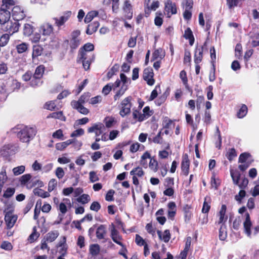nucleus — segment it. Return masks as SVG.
<instances>
[{
  "mask_svg": "<svg viewBox=\"0 0 259 259\" xmlns=\"http://www.w3.org/2000/svg\"><path fill=\"white\" fill-rule=\"evenodd\" d=\"M33 32V26L29 24H25L23 28L24 35L27 36H30Z\"/></svg>",
  "mask_w": 259,
  "mask_h": 259,
  "instance_id": "c03bdc74",
  "label": "nucleus"
},
{
  "mask_svg": "<svg viewBox=\"0 0 259 259\" xmlns=\"http://www.w3.org/2000/svg\"><path fill=\"white\" fill-rule=\"evenodd\" d=\"M184 37L185 39H189V44L190 46L193 45L195 38L193 34V32L190 27L187 28V29L185 30Z\"/></svg>",
  "mask_w": 259,
  "mask_h": 259,
  "instance_id": "bb28decb",
  "label": "nucleus"
},
{
  "mask_svg": "<svg viewBox=\"0 0 259 259\" xmlns=\"http://www.w3.org/2000/svg\"><path fill=\"white\" fill-rule=\"evenodd\" d=\"M242 47L241 44L238 43L236 45L235 49V55L236 57L240 59L242 57Z\"/></svg>",
  "mask_w": 259,
  "mask_h": 259,
  "instance_id": "4d7b16f0",
  "label": "nucleus"
},
{
  "mask_svg": "<svg viewBox=\"0 0 259 259\" xmlns=\"http://www.w3.org/2000/svg\"><path fill=\"white\" fill-rule=\"evenodd\" d=\"M70 104L73 109L82 114L87 115L90 112L89 110L83 105V104L76 102V100H72Z\"/></svg>",
  "mask_w": 259,
  "mask_h": 259,
  "instance_id": "4468645a",
  "label": "nucleus"
},
{
  "mask_svg": "<svg viewBox=\"0 0 259 259\" xmlns=\"http://www.w3.org/2000/svg\"><path fill=\"white\" fill-rule=\"evenodd\" d=\"M1 248L8 251H10L13 249V245L11 242L7 241H4L2 242Z\"/></svg>",
  "mask_w": 259,
  "mask_h": 259,
  "instance_id": "052dcab7",
  "label": "nucleus"
},
{
  "mask_svg": "<svg viewBox=\"0 0 259 259\" xmlns=\"http://www.w3.org/2000/svg\"><path fill=\"white\" fill-rule=\"evenodd\" d=\"M248 108L246 105L242 104L238 111L237 112V116L241 118L244 117L247 114Z\"/></svg>",
  "mask_w": 259,
  "mask_h": 259,
  "instance_id": "ea45409f",
  "label": "nucleus"
},
{
  "mask_svg": "<svg viewBox=\"0 0 259 259\" xmlns=\"http://www.w3.org/2000/svg\"><path fill=\"white\" fill-rule=\"evenodd\" d=\"M154 75V73L153 69L150 67H148L144 69L142 77L146 81L148 85L152 86L154 84L155 82Z\"/></svg>",
  "mask_w": 259,
  "mask_h": 259,
  "instance_id": "6e6552de",
  "label": "nucleus"
},
{
  "mask_svg": "<svg viewBox=\"0 0 259 259\" xmlns=\"http://www.w3.org/2000/svg\"><path fill=\"white\" fill-rule=\"evenodd\" d=\"M182 5L185 10H192L194 5L193 0H184Z\"/></svg>",
  "mask_w": 259,
  "mask_h": 259,
  "instance_id": "603ef678",
  "label": "nucleus"
},
{
  "mask_svg": "<svg viewBox=\"0 0 259 259\" xmlns=\"http://www.w3.org/2000/svg\"><path fill=\"white\" fill-rule=\"evenodd\" d=\"M33 193L35 195L41 197L42 198H47L50 196L48 192L45 191L42 189L35 188L33 190Z\"/></svg>",
  "mask_w": 259,
  "mask_h": 259,
  "instance_id": "e433bc0d",
  "label": "nucleus"
},
{
  "mask_svg": "<svg viewBox=\"0 0 259 259\" xmlns=\"http://www.w3.org/2000/svg\"><path fill=\"white\" fill-rule=\"evenodd\" d=\"M113 225V228L111 230V237L112 240L117 244L119 245H122L121 240L122 237L120 235L119 232L115 229L114 226Z\"/></svg>",
  "mask_w": 259,
  "mask_h": 259,
  "instance_id": "6ab92c4d",
  "label": "nucleus"
},
{
  "mask_svg": "<svg viewBox=\"0 0 259 259\" xmlns=\"http://www.w3.org/2000/svg\"><path fill=\"white\" fill-rule=\"evenodd\" d=\"M237 155L236 151L234 148H230L226 153V157L230 161H232Z\"/></svg>",
  "mask_w": 259,
  "mask_h": 259,
  "instance_id": "58836bf2",
  "label": "nucleus"
},
{
  "mask_svg": "<svg viewBox=\"0 0 259 259\" xmlns=\"http://www.w3.org/2000/svg\"><path fill=\"white\" fill-rule=\"evenodd\" d=\"M71 12L67 11L64 13L63 15L61 16L59 18H54L53 19L55 21V24L58 27L63 25L65 23L68 21L71 15Z\"/></svg>",
  "mask_w": 259,
  "mask_h": 259,
  "instance_id": "2eb2a0df",
  "label": "nucleus"
},
{
  "mask_svg": "<svg viewBox=\"0 0 259 259\" xmlns=\"http://www.w3.org/2000/svg\"><path fill=\"white\" fill-rule=\"evenodd\" d=\"M183 61L184 64L189 63V64L190 65L191 62V54L190 51L188 50H185V54Z\"/></svg>",
  "mask_w": 259,
  "mask_h": 259,
  "instance_id": "0e129e2a",
  "label": "nucleus"
},
{
  "mask_svg": "<svg viewBox=\"0 0 259 259\" xmlns=\"http://www.w3.org/2000/svg\"><path fill=\"white\" fill-rule=\"evenodd\" d=\"M13 148L14 146L12 144H6L3 147L2 151L4 152V154H8L11 153V152L13 151Z\"/></svg>",
  "mask_w": 259,
  "mask_h": 259,
  "instance_id": "69168bd1",
  "label": "nucleus"
},
{
  "mask_svg": "<svg viewBox=\"0 0 259 259\" xmlns=\"http://www.w3.org/2000/svg\"><path fill=\"white\" fill-rule=\"evenodd\" d=\"M135 242L136 244L140 246H144L145 244H147L143 238L139 234L136 235Z\"/></svg>",
  "mask_w": 259,
  "mask_h": 259,
  "instance_id": "338daca9",
  "label": "nucleus"
},
{
  "mask_svg": "<svg viewBox=\"0 0 259 259\" xmlns=\"http://www.w3.org/2000/svg\"><path fill=\"white\" fill-rule=\"evenodd\" d=\"M211 199L209 196H206L204 198V201L202 208V212L203 213H208L211 207Z\"/></svg>",
  "mask_w": 259,
  "mask_h": 259,
  "instance_id": "a878e982",
  "label": "nucleus"
},
{
  "mask_svg": "<svg viewBox=\"0 0 259 259\" xmlns=\"http://www.w3.org/2000/svg\"><path fill=\"white\" fill-rule=\"evenodd\" d=\"M25 167L24 165H20L15 167L13 169V172L15 176H18L24 172Z\"/></svg>",
  "mask_w": 259,
  "mask_h": 259,
  "instance_id": "bf43d9fd",
  "label": "nucleus"
},
{
  "mask_svg": "<svg viewBox=\"0 0 259 259\" xmlns=\"http://www.w3.org/2000/svg\"><path fill=\"white\" fill-rule=\"evenodd\" d=\"M106 234V227L104 225H100L97 229L96 234L98 239H102Z\"/></svg>",
  "mask_w": 259,
  "mask_h": 259,
  "instance_id": "c85d7f7f",
  "label": "nucleus"
},
{
  "mask_svg": "<svg viewBox=\"0 0 259 259\" xmlns=\"http://www.w3.org/2000/svg\"><path fill=\"white\" fill-rule=\"evenodd\" d=\"M99 12L97 11H91L87 13L86 15L84 22L85 23H89L91 22L92 20L96 17L98 16Z\"/></svg>",
  "mask_w": 259,
  "mask_h": 259,
  "instance_id": "473e14b6",
  "label": "nucleus"
},
{
  "mask_svg": "<svg viewBox=\"0 0 259 259\" xmlns=\"http://www.w3.org/2000/svg\"><path fill=\"white\" fill-rule=\"evenodd\" d=\"M5 25L4 31L7 32V33L10 34V36L17 32L20 27V24L17 21H15L14 22L9 21Z\"/></svg>",
  "mask_w": 259,
  "mask_h": 259,
  "instance_id": "1a4fd4ad",
  "label": "nucleus"
},
{
  "mask_svg": "<svg viewBox=\"0 0 259 259\" xmlns=\"http://www.w3.org/2000/svg\"><path fill=\"white\" fill-rule=\"evenodd\" d=\"M251 157V155L249 153L244 152L241 153L238 158L239 163H244L247 162L246 160Z\"/></svg>",
  "mask_w": 259,
  "mask_h": 259,
  "instance_id": "5fc2aeb1",
  "label": "nucleus"
},
{
  "mask_svg": "<svg viewBox=\"0 0 259 259\" xmlns=\"http://www.w3.org/2000/svg\"><path fill=\"white\" fill-rule=\"evenodd\" d=\"M56 100L49 101L45 103L44 105V108L50 111H54L57 108Z\"/></svg>",
  "mask_w": 259,
  "mask_h": 259,
  "instance_id": "c9c22d12",
  "label": "nucleus"
},
{
  "mask_svg": "<svg viewBox=\"0 0 259 259\" xmlns=\"http://www.w3.org/2000/svg\"><path fill=\"white\" fill-rule=\"evenodd\" d=\"M245 220L243 223V227L244 232L248 237H250L251 235V227L252 226V223L250 220V215L248 212H246L245 214Z\"/></svg>",
  "mask_w": 259,
  "mask_h": 259,
  "instance_id": "f3484780",
  "label": "nucleus"
},
{
  "mask_svg": "<svg viewBox=\"0 0 259 259\" xmlns=\"http://www.w3.org/2000/svg\"><path fill=\"white\" fill-rule=\"evenodd\" d=\"M119 68V65L118 64H115L110 70L107 73V77L108 80L112 77V76L118 71Z\"/></svg>",
  "mask_w": 259,
  "mask_h": 259,
  "instance_id": "4c0bfd02",
  "label": "nucleus"
},
{
  "mask_svg": "<svg viewBox=\"0 0 259 259\" xmlns=\"http://www.w3.org/2000/svg\"><path fill=\"white\" fill-rule=\"evenodd\" d=\"M91 97V93L89 92L84 93L81 96L79 97L78 101L76 102H78L82 104H85L88 102L90 100V98Z\"/></svg>",
  "mask_w": 259,
  "mask_h": 259,
  "instance_id": "49530a36",
  "label": "nucleus"
},
{
  "mask_svg": "<svg viewBox=\"0 0 259 259\" xmlns=\"http://www.w3.org/2000/svg\"><path fill=\"white\" fill-rule=\"evenodd\" d=\"M164 10L168 17H170L172 15L177 14V8L176 3L172 2L171 0H167L164 4Z\"/></svg>",
  "mask_w": 259,
  "mask_h": 259,
  "instance_id": "9b49d317",
  "label": "nucleus"
},
{
  "mask_svg": "<svg viewBox=\"0 0 259 259\" xmlns=\"http://www.w3.org/2000/svg\"><path fill=\"white\" fill-rule=\"evenodd\" d=\"M37 131L35 127L25 126L17 134V136L22 142H29L36 134Z\"/></svg>",
  "mask_w": 259,
  "mask_h": 259,
  "instance_id": "f03ea898",
  "label": "nucleus"
},
{
  "mask_svg": "<svg viewBox=\"0 0 259 259\" xmlns=\"http://www.w3.org/2000/svg\"><path fill=\"white\" fill-rule=\"evenodd\" d=\"M127 89V84L122 85L120 89L116 93L114 96V100L116 101L118 100L125 93Z\"/></svg>",
  "mask_w": 259,
  "mask_h": 259,
  "instance_id": "72a5a7b5",
  "label": "nucleus"
},
{
  "mask_svg": "<svg viewBox=\"0 0 259 259\" xmlns=\"http://www.w3.org/2000/svg\"><path fill=\"white\" fill-rule=\"evenodd\" d=\"M54 28L53 26L47 23L41 25L40 27V32L44 35H50L53 33Z\"/></svg>",
  "mask_w": 259,
  "mask_h": 259,
  "instance_id": "412c9836",
  "label": "nucleus"
},
{
  "mask_svg": "<svg viewBox=\"0 0 259 259\" xmlns=\"http://www.w3.org/2000/svg\"><path fill=\"white\" fill-rule=\"evenodd\" d=\"M77 62H81L84 69L87 71L90 68L92 59L90 57L88 56L87 52H85L81 49L79 50Z\"/></svg>",
  "mask_w": 259,
  "mask_h": 259,
  "instance_id": "423d86ee",
  "label": "nucleus"
},
{
  "mask_svg": "<svg viewBox=\"0 0 259 259\" xmlns=\"http://www.w3.org/2000/svg\"><path fill=\"white\" fill-rule=\"evenodd\" d=\"M226 4L229 9L236 7H241L245 0H226Z\"/></svg>",
  "mask_w": 259,
  "mask_h": 259,
  "instance_id": "393cba45",
  "label": "nucleus"
},
{
  "mask_svg": "<svg viewBox=\"0 0 259 259\" xmlns=\"http://www.w3.org/2000/svg\"><path fill=\"white\" fill-rule=\"evenodd\" d=\"M59 233L58 231H52L47 233L45 237L46 241L52 242L58 237Z\"/></svg>",
  "mask_w": 259,
  "mask_h": 259,
  "instance_id": "cd10ccee",
  "label": "nucleus"
},
{
  "mask_svg": "<svg viewBox=\"0 0 259 259\" xmlns=\"http://www.w3.org/2000/svg\"><path fill=\"white\" fill-rule=\"evenodd\" d=\"M100 26V23L98 21H95L88 25L86 33L88 35H91L96 32Z\"/></svg>",
  "mask_w": 259,
  "mask_h": 259,
  "instance_id": "4be33fe9",
  "label": "nucleus"
},
{
  "mask_svg": "<svg viewBox=\"0 0 259 259\" xmlns=\"http://www.w3.org/2000/svg\"><path fill=\"white\" fill-rule=\"evenodd\" d=\"M46 67L44 65H39L36 68L34 73L31 71H27L22 76V80L25 82L29 81V84L33 88L40 86Z\"/></svg>",
  "mask_w": 259,
  "mask_h": 259,
  "instance_id": "f257e3e1",
  "label": "nucleus"
},
{
  "mask_svg": "<svg viewBox=\"0 0 259 259\" xmlns=\"http://www.w3.org/2000/svg\"><path fill=\"white\" fill-rule=\"evenodd\" d=\"M130 174L131 175H135L136 177H141L144 176V171L142 167L138 166L133 169L131 171Z\"/></svg>",
  "mask_w": 259,
  "mask_h": 259,
  "instance_id": "37998d69",
  "label": "nucleus"
},
{
  "mask_svg": "<svg viewBox=\"0 0 259 259\" xmlns=\"http://www.w3.org/2000/svg\"><path fill=\"white\" fill-rule=\"evenodd\" d=\"M206 45V42H205L203 46H197L194 51V61L195 64H200L203 58V50L204 47Z\"/></svg>",
  "mask_w": 259,
  "mask_h": 259,
  "instance_id": "9d476101",
  "label": "nucleus"
},
{
  "mask_svg": "<svg viewBox=\"0 0 259 259\" xmlns=\"http://www.w3.org/2000/svg\"><path fill=\"white\" fill-rule=\"evenodd\" d=\"M17 3V0H2L0 8L9 11L11 9L12 10L14 7H15Z\"/></svg>",
  "mask_w": 259,
  "mask_h": 259,
  "instance_id": "aec40b11",
  "label": "nucleus"
},
{
  "mask_svg": "<svg viewBox=\"0 0 259 259\" xmlns=\"http://www.w3.org/2000/svg\"><path fill=\"white\" fill-rule=\"evenodd\" d=\"M47 118H54L56 119H59L62 121H65L66 120V118L65 116L64 115L63 112L62 111H60L58 112H54L49 114L47 117Z\"/></svg>",
  "mask_w": 259,
  "mask_h": 259,
  "instance_id": "5701e85b",
  "label": "nucleus"
},
{
  "mask_svg": "<svg viewBox=\"0 0 259 259\" xmlns=\"http://www.w3.org/2000/svg\"><path fill=\"white\" fill-rule=\"evenodd\" d=\"M12 17L15 21H19L26 17L24 9L20 5H16L11 10Z\"/></svg>",
  "mask_w": 259,
  "mask_h": 259,
  "instance_id": "0eeeda50",
  "label": "nucleus"
},
{
  "mask_svg": "<svg viewBox=\"0 0 259 259\" xmlns=\"http://www.w3.org/2000/svg\"><path fill=\"white\" fill-rule=\"evenodd\" d=\"M149 166L150 168L154 172H156L158 169V163L154 158H150Z\"/></svg>",
  "mask_w": 259,
  "mask_h": 259,
  "instance_id": "09e8293b",
  "label": "nucleus"
},
{
  "mask_svg": "<svg viewBox=\"0 0 259 259\" xmlns=\"http://www.w3.org/2000/svg\"><path fill=\"white\" fill-rule=\"evenodd\" d=\"M15 192V188L9 187L4 191L3 197L5 198H9L13 196Z\"/></svg>",
  "mask_w": 259,
  "mask_h": 259,
  "instance_id": "8fccbe9b",
  "label": "nucleus"
},
{
  "mask_svg": "<svg viewBox=\"0 0 259 259\" xmlns=\"http://www.w3.org/2000/svg\"><path fill=\"white\" fill-rule=\"evenodd\" d=\"M73 139H69L63 142L57 143L56 144V148L57 150L63 151L68 146L73 143Z\"/></svg>",
  "mask_w": 259,
  "mask_h": 259,
  "instance_id": "7c9ffc66",
  "label": "nucleus"
},
{
  "mask_svg": "<svg viewBox=\"0 0 259 259\" xmlns=\"http://www.w3.org/2000/svg\"><path fill=\"white\" fill-rule=\"evenodd\" d=\"M8 70V64L0 60V75L6 74Z\"/></svg>",
  "mask_w": 259,
  "mask_h": 259,
  "instance_id": "680f3d73",
  "label": "nucleus"
},
{
  "mask_svg": "<svg viewBox=\"0 0 259 259\" xmlns=\"http://www.w3.org/2000/svg\"><path fill=\"white\" fill-rule=\"evenodd\" d=\"M172 122L173 121L167 116L163 117L162 121L163 128L168 129Z\"/></svg>",
  "mask_w": 259,
  "mask_h": 259,
  "instance_id": "6e6d98bb",
  "label": "nucleus"
},
{
  "mask_svg": "<svg viewBox=\"0 0 259 259\" xmlns=\"http://www.w3.org/2000/svg\"><path fill=\"white\" fill-rule=\"evenodd\" d=\"M141 147L144 149V146L143 145H141L138 142L133 143L131 145L130 151L132 153H135L140 149Z\"/></svg>",
  "mask_w": 259,
  "mask_h": 259,
  "instance_id": "e2e57ef3",
  "label": "nucleus"
},
{
  "mask_svg": "<svg viewBox=\"0 0 259 259\" xmlns=\"http://www.w3.org/2000/svg\"><path fill=\"white\" fill-rule=\"evenodd\" d=\"M246 192L245 190L242 189L240 190L238 195L235 196V199L236 201L241 203L242 199L245 196Z\"/></svg>",
  "mask_w": 259,
  "mask_h": 259,
  "instance_id": "774afa93",
  "label": "nucleus"
},
{
  "mask_svg": "<svg viewBox=\"0 0 259 259\" xmlns=\"http://www.w3.org/2000/svg\"><path fill=\"white\" fill-rule=\"evenodd\" d=\"M162 52L163 50L161 48H159L155 50L152 54V60H155L157 59L158 58L161 59L164 58L165 54L164 53H163L162 54Z\"/></svg>",
  "mask_w": 259,
  "mask_h": 259,
  "instance_id": "a19ab883",
  "label": "nucleus"
},
{
  "mask_svg": "<svg viewBox=\"0 0 259 259\" xmlns=\"http://www.w3.org/2000/svg\"><path fill=\"white\" fill-rule=\"evenodd\" d=\"M133 98L129 96L125 98L120 103L121 109L119 111V114L122 117L128 115L131 113V109L132 107V100Z\"/></svg>",
  "mask_w": 259,
  "mask_h": 259,
  "instance_id": "39448f33",
  "label": "nucleus"
},
{
  "mask_svg": "<svg viewBox=\"0 0 259 259\" xmlns=\"http://www.w3.org/2000/svg\"><path fill=\"white\" fill-rule=\"evenodd\" d=\"M80 43V39H75V38H71L70 41V47L71 49L73 51L78 47Z\"/></svg>",
  "mask_w": 259,
  "mask_h": 259,
  "instance_id": "864d4df0",
  "label": "nucleus"
},
{
  "mask_svg": "<svg viewBox=\"0 0 259 259\" xmlns=\"http://www.w3.org/2000/svg\"><path fill=\"white\" fill-rule=\"evenodd\" d=\"M11 12L2 8H0V25L3 26L10 21Z\"/></svg>",
  "mask_w": 259,
  "mask_h": 259,
  "instance_id": "dca6fc26",
  "label": "nucleus"
},
{
  "mask_svg": "<svg viewBox=\"0 0 259 259\" xmlns=\"http://www.w3.org/2000/svg\"><path fill=\"white\" fill-rule=\"evenodd\" d=\"M157 233L159 238L163 240L165 243H167L170 239L171 235L169 230H165L163 235L162 234L161 231L160 230H157Z\"/></svg>",
  "mask_w": 259,
  "mask_h": 259,
  "instance_id": "b1692460",
  "label": "nucleus"
},
{
  "mask_svg": "<svg viewBox=\"0 0 259 259\" xmlns=\"http://www.w3.org/2000/svg\"><path fill=\"white\" fill-rule=\"evenodd\" d=\"M143 112V113H141L138 110H134L133 112V118L137 119L139 122H142L148 119L154 113V111L152 110H150V107L148 106L144 108Z\"/></svg>",
  "mask_w": 259,
  "mask_h": 259,
  "instance_id": "20e7f679",
  "label": "nucleus"
},
{
  "mask_svg": "<svg viewBox=\"0 0 259 259\" xmlns=\"http://www.w3.org/2000/svg\"><path fill=\"white\" fill-rule=\"evenodd\" d=\"M100 251V247L99 244H91L89 247V252L93 256H96Z\"/></svg>",
  "mask_w": 259,
  "mask_h": 259,
  "instance_id": "f704fd0d",
  "label": "nucleus"
},
{
  "mask_svg": "<svg viewBox=\"0 0 259 259\" xmlns=\"http://www.w3.org/2000/svg\"><path fill=\"white\" fill-rule=\"evenodd\" d=\"M104 122L107 128L111 127L116 122L114 117L112 116L106 117L104 119Z\"/></svg>",
  "mask_w": 259,
  "mask_h": 259,
  "instance_id": "a18cd8bd",
  "label": "nucleus"
},
{
  "mask_svg": "<svg viewBox=\"0 0 259 259\" xmlns=\"http://www.w3.org/2000/svg\"><path fill=\"white\" fill-rule=\"evenodd\" d=\"M44 51L43 48L40 45H34L33 46V51L32 57L34 59L40 56Z\"/></svg>",
  "mask_w": 259,
  "mask_h": 259,
  "instance_id": "2f4dec72",
  "label": "nucleus"
},
{
  "mask_svg": "<svg viewBox=\"0 0 259 259\" xmlns=\"http://www.w3.org/2000/svg\"><path fill=\"white\" fill-rule=\"evenodd\" d=\"M76 200L78 202L85 204L91 200V198L88 194H83L78 197Z\"/></svg>",
  "mask_w": 259,
  "mask_h": 259,
  "instance_id": "79ce46f5",
  "label": "nucleus"
},
{
  "mask_svg": "<svg viewBox=\"0 0 259 259\" xmlns=\"http://www.w3.org/2000/svg\"><path fill=\"white\" fill-rule=\"evenodd\" d=\"M230 175L232 179L234 184L239 185V182L240 179L241 174L237 170L230 169Z\"/></svg>",
  "mask_w": 259,
  "mask_h": 259,
  "instance_id": "c756f323",
  "label": "nucleus"
},
{
  "mask_svg": "<svg viewBox=\"0 0 259 259\" xmlns=\"http://www.w3.org/2000/svg\"><path fill=\"white\" fill-rule=\"evenodd\" d=\"M150 1V0H148L147 3L145 1L144 11L146 17L149 16L151 11H155L159 6V2L158 1H154L150 6L149 5Z\"/></svg>",
  "mask_w": 259,
  "mask_h": 259,
  "instance_id": "ddd939ff",
  "label": "nucleus"
},
{
  "mask_svg": "<svg viewBox=\"0 0 259 259\" xmlns=\"http://www.w3.org/2000/svg\"><path fill=\"white\" fill-rule=\"evenodd\" d=\"M8 177L6 174V169H3V170L0 172V186L3 187Z\"/></svg>",
  "mask_w": 259,
  "mask_h": 259,
  "instance_id": "13d9d810",
  "label": "nucleus"
},
{
  "mask_svg": "<svg viewBox=\"0 0 259 259\" xmlns=\"http://www.w3.org/2000/svg\"><path fill=\"white\" fill-rule=\"evenodd\" d=\"M104 128V125L103 123H96L93 126L88 128V132L89 133L94 132L96 136L98 137L103 133Z\"/></svg>",
  "mask_w": 259,
  "mask_h": 259,
  "instance_id": "a211bd4d",
  "label": "nucleus"
},
{
  "mask_svg": "<svg viewBox=\"0 0 259 259\" xmlns=\"http://www.w3.org/2000/svg\"><path fill=\"white\" fill-rule=\"evenodd\" d=\"M190 163L188 154L187 153L183 154L181 167L183 174L186 176H187L189 172Z\"/></svg>",
  "mask_w": 259,
  "mask_h": 259,
  "instance_id": "f8f14e48",
  "label": "nucleus"
},
{
  "mask_svg": "<svg viewBox=\"0 0 259 259\" xmlns=\"http://www.w3.org/2000/svg\"><path fill=\"white\" fill-rule=\"evenodd\" d=\"M219 239L221 241H224L227 237V233L225 227L222 225L219 230Z\"/></svg>",
  "mask_w": 259,
  "mask_h": 259,
  "instance_id": "3c124183",
  "label": "nucleus"
},
{
  "mask_svg": "<svg viewBox=\"0 0 259 259\" xmlns=\"http://www.w3.org/2000/svg\"><path fill=\"white\" fill-rule=\"evenodd\" d=\"M28 45L25 42H22L16 46V50L19 54L25 52L28 49Z\"/></svg>",
  "mask_w": 259,
  "mask_h": 259,
  "instance_id": "de8ad7c7",
  "label": "nucleus"
},
{
  "mask_svg": "<svg viewBox=\"0 0 259 259\" xmlns=\"http://www.w3.org/2000/svg\"><path fill=\"white\" fill-rule=\"evenodd\" d=\"M13 206L11 204L8 205L7 208L4 211V212H5L4 220L7 229H10L13 228L18 219L17 215L13 214Z\"/></svg>",
  "mask_w": 259,
  "mask_h": 259,
  "instance_id": "7ed1b4c3",
  "label": "nucleus"
}]
</instances>
